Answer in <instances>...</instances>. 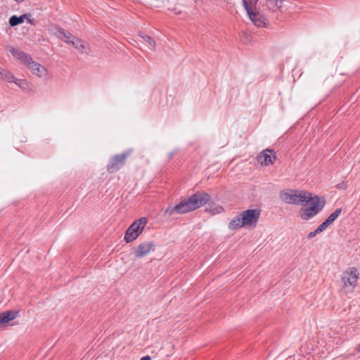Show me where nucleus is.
<instances>
[{
    "instance_id": "f257e3e1",
    "label": "nucleus",
    "mask_w": 360,
    "mask_h": 360,
    "mask_svg": "<svg viewBox=\"0 0 360 360\" xmlns=\"http://www.w3.org/2000/svg\"><path fill=\"white\" fill-rule=\"evenodd\" d=\"M211 200L209 193L205 191H198L188 198H185L175 206H169L164 212L165 217H171L173 214H182L195 210Z\"/></svg>"
},
{
    "instance_id": "f03ea898",
    "label": "nucleus",
    "mask_w": 360,
    "mask_h": 360,
    "mask_svg": "<svg viewBox=\"0 0 360 360\" xmlns=\"http://www.w3.org/2000/svg\"><path fill=\"white\" fill-rule=\"evenodd\" d=\"M307 200L306 202H309L310 205L300 210V217L304 221H308L315 217L323 209L326 205L324 198H320L316 195L313 196L309 192L308 196H307Z\"/></svg>"
},
{
    "instance_id": "7ed1b4c3",
    "label": "nucleus",
    "mask_w": 360,
    "mask_h": 360,
    "mask_svg": "<svg viewBox=\"0 0 360 360\" xmlns=\"http://www.w3.org/2000/svg\"><path fill=\"white\" fill-rule=\"evenodd\" d=\"M308 193L297 189H285L279 192V198L285 203L302 205L307 200Z\"/></svg>"
},
{
    "instance_id": "20e7f679",
    "label": "nucleus",
    "mask_w": 360,
    "mask_h": 360,
    "mask_svg": "<svg viewBox=\"0 0 360 360\" xmlns=\"http://www.w3.org/2000/svg\"><path fill=\"white\" fill-rule=\"evenodd\" d=\"M241 1L250 20L257 27H264L266 24V19L255 11L256 3L253 2L252 0Z\"/></svg>"
},
{
    "instance_id": "39448f33",
    "label": "nucleus",
    "mask_w": 360,
    "mask_h": 360,
    "mask_svg": "<svg viewBox=\"0 0 360 360\" xmlns=\"http://www.w3.org/2000/svg\"><path fill=\"white\" fill-rule=\"evenodd\" d=\"M146 224L147 219L145 217H141L134 221L125 233L124 240L126 243H129L136 239L142 232Z\"/></svg>"
},
{
    "instance_id": "423d86ee",
    "label": "nucleus",
    "mask_w": 360,
    "mask_h": 360,
    "mask_svg": "<svg viewBox=\"0 0 360 360\" xmlns=\"http://www.w3.org/2000/svg\"><path fill=\"white\" fill-rule=\"evenodd\" d=\"M359 278V271L356 267H349L343 271L341 276V281L342 283V288L346 290L349 287L352 288L357 285L358 280Z\"/></svg>"
},
{
    "instance_id": "0eeeda50",
    "label": "nucleus",
    "mask_w": 360,
    "mask_h": 360,
    "mask_svg": "<svg viewBox=\"0 0 360 360\" xmlns=\"http://www.w3.org/2000/svg\"><path fill=\"white\" fill-rule=\"evenodd\" d=\"M131 152V150H127L121 154L112 157L106 167L108 172L112 174L121 169L124 165L126 160L130 155Z\"/></svg>"
},
{
    "instance_id": "6e6552de",
    "label": "nucleus",
    "mask_w": 360,
    "mask_h": 360,
    "mask_svg": "<svg viewBox=\"0 0 360 360\" xmlns=\"http://www.w3.org/2000/svg\"><path fill=\"white\" fill-rule=\"evenodd\" d=\"M260 210L259 209H249L244 210L240 213V219L242 220V224L244 226H256L259 217Z\"/></svg>"
},
{
    "instance_id": "1a4fd4ad",
    "label": "nucleus",
    "mask_w": 360,
    "mask_h": 360,
    "mask_svg": "<svg viewBox=\"0 0 360 360\" xmlns=\"http://www.w3.org/2000/svg\"><path fill=\"white\" fill-rule=\"evenodd\" d=\"M154 248L155 244L153 242L145 241L141 243L134 250V255L137 258H142L147 255Z\"/></svg>"
},
{
    "instance_id": "9d476101",
    "label": "nucleus",
    "mask_w": 360,
    "mask_h": 360,
    "mask_svg": "<svg viewBox=\"0 0 360 360\" xmlns=\"http://www.w3.org/2000/svg\"><path fill=\"white\" fill-rule=\"evenodd\" d=\"M276 160L275 153L271 149H266L258 156V161L261 165H269L274 164Z\"/></svg>"
},
{
    "instance_id": "9b49d317",
    "label": "nucleus",
    "mask_w": 360,
    "mask_h": 360,
    "mask_svg": "<svg viewBox=\"0 0 360 360\" xmlns=\"http://www.w3.org/2000/svg\"><path fill=\"white\" fill-rule=\"evenodd\" d=\"M30 70L32 71V74L38 76V77H42L44 75L46 74V70L44 67L41 66L40 64L34 62L32 58L31 59V61H30L26 65Z\"/></svg>"
},
{
    "instance_id": "f8f14e48",
    "label": "nucleus",
    "mask_w": 360,
    "mask_h": 360,
    "mask_svg": "<svg viewBox=\"0 0 360 360\" xmlns=\"http://www.w3.org/2000/svg\"><path fill=\"white\" fill-rule=\"evenodd\" d=\"M10 51L14 57L18 60H21L25 65H27L30 61H31L32 58L22 51L11 48Z\"/></svg>"
},
{
    "instance_id": "ddd939ff",
    "label": "nucleus",
    "mask_w": 360,
    "mask_h": 360,
    "mask_svg": "<svg viewBox=\"0 0 360 360\" xmlns=\"http://www.w3.org/2000/svg\"><path fill=\"white\" fill-rule=\"evenodd\" d=\"M18 314V311L8 310L0 313V324L8 323L17 317Z\"/></svg>"
},
{
    "instance_id": "4468645a",
    "label": "nucleus",
    "mask_w": 360,
    "mask_h": 360,
    "mask_svg": "<svg viewBox=\"0 0 360 360\" xmlns=\"http://www.w3.org/2000/svg\"><path fill=\"white\" fill-rule=\"evenodd\" d=\"M32 17L31 13H25L20 16L13 15L9 19V24L11 27H15L24 22L26 18Z\"/></svg>"
},
{
    "instance_id": "2eb2a0df",
    "label": "nucleus",
    "mask_w": 360,
    "mask_h": 360,
    "mask_svg": "<svg viewBox=\"0 0 360 360\" xmlns=\"http://www.w3.org/2000/svg\"><path fill=\"white\" fill-rule=\"evenodd\" d=\"M240 217L239 214L229 223L228 227L230 230H236L242 226H245L244 224H242Z\"/></svg>"
},
{
    "instance_id": "dca6fc26",
    "label": "nucleus",
    "mask_w": 360,
    "mask_h": 360,
    "mask_svg": "<svg viewBox=\"0 0 360 360\" xmlns=\"http://www.w3.org/2000/svg\"><path fill=\"white\" fill-rule=\"evenodd\" d=\"M283 0H266V6L272 11L280 9L282 6Z\"/></svg>"
},
{
    "instance_id": "f3484780",
    "label": "nucleus",
    "mask_w": 360,
    "mask_h": 360,
    "mask_svg": "<svg viewBox=\"0 0 360 360\" xmlns=\"http://www.w3.org/2000/svg\"><path fill=\"white\" fill-rule=\"evenodd\" d=\"M58 37L64 40L66 43H70L71 39L74 37L70 32H66L64 29H60L57 32Z\"/></svg>"
},
{
    "instance_id": "a211bd4d",
    "label": "nucleus",
    "mask_w": 360,
    "mask_h": 360,
    "mask_svg": "<svg viewBox=\"0 0 360 360\" xmlns=\"http://www.w3.org/2000/svg\"><path fill=\"white\" fill-rule=\"evenodd\" d=\"M0 78L8 82H13L15 77L11 72L0 69Z\"/></svg>"
},
{
    "instance_id": "6ab92c4d",
    "label": "nucleus",
    "mask_w": 360,
    "mask_h": 360,
    "mask_svg": "<svg viewBox=\"0 0 360 360\" xmlns=\"http://www.w3.org/2000/svg\"><path fill=\"white\" fill-rule=\"evenodd\" d=\"M342 211V208H338L333 213H331L326 219V221L328 223V224H332L340 215Z\"/></svg>"
},
{
    "instance_id": "aec40b11",
    "label": "nucleus",
    "mask_w": 360,
    "mask_h": 360,
    "mask_svg": "<svg viewBox=\"0 0 360 360\" xmlns=\"http://www.w3.org/2000/svg\"><path fill=\"white\" fill-rule=\"evenodd\" d=\"M70 43L78 50L81 51H84V50L86 48V46L84 43L80 40L77 37H72V39H71Z\"/></svg>"
},
{
    "instance_id": "412c9836",
    "label": "nucleus",
    "mask_w": 360,
    "mask_h": 360,
    "mask_svg": "<svg viewBox=\"0 0 360 360\" xmlns=\"http://www.w3.org/2000/svg\"><path fill=\"white\" fill-rule=\"evenodd\" d=\"M142 39L143 40L148 43L149 45H150L152 47H155V41L148 35H146V34H140L139 35Z\"/></svg>"
},
{
    "instance_id": "4be33fe9",
    "label": "nucleus",
    "mask_w": 360,
    "mask_h": 360,
    "mask_svg": "<svg viewBox=\"0 0 360 360\" xmlns=\"http://www.w3.org/2000/svg\"><path fill=\"white\" fill-rule=\"evenodd\" d=\"M224 211V209L221 206H217L214 208L210 207L209 212L212 214H219Z\"/></svg>"
},
{
    "instance_id": "5701e85b",
    "label": "nucleus",
    "mask_w": 360,
    "mask_h": 360,
    "mask_svg": "<svg viewBox=\"0 0 360 360\" xmlns=\"http://www.w3.org/2000/svg\"><path fill=\"white\" fill-rule=\"evenodd\" d=\"M330 225L328 224V223L326 221V220L322 222L317 228L316 230L319 231V233H321L325 229H326Z\"/></svg>"
},
{
    "instance_id": "b1692460",
    "label": "nucleus",
    "mask_w": 360,
    "mask_h": 360,
    "mask_svg": "<svg viewBox=\"0 0 360 360\" xmlns=\"http://www.w3.org/2000/svg\"><path fill=\"white\" fill-rule=\"evenodd\" d=\"M317 234H319V231L316 229L314 231H312V232H310L308 235H307V238L308 239H311L314 237H315Z\"/></svg>"
},
{
    "instance_id": "393cba45",
    "label": "nucleus",
    "mask_w": 360,
    "mask_h": 360,
    "mask_svg": "<svg viewBox=\"0 0 360 360\" xmlns=\"http://www.w3.org/2000/svg\"><path fill=\"white\" fill-rule=\"evenodd\" d=\"M25 81L22 80V79H18L16 78H15L14 81L13 82H14L15 84H16L18 86H22V83H23Z\"/></svg>"
},
{
    "instance_id": "a878e982",
    "label": "nucleus",
    "mask_w": 360,
    "mask_h": 360,
    "mask_svg": "<svg viewBox=\"0 0 360 360\" xmlns=\"http://www.w3.org/2000/svg\"><path fill=\"white\" fill-rule=\"evenodd\" d=\"M26 20H27V22H29L30 24L35 25V20L34 18H32L30 17L29 18H26Z\"/></svg>"
},
{
    "instance_id": "bb28decb",
    "label": "nucleus",
    "mask_w": 360,
    "mask_h": 360,
    "mask_svg": "<svg viewBox=\"0 0 360 360\" xmlns=\"http://www.w3.org/2000/svg\"><path fill=\"white\" fill-rule=\"evenodd\" d=\"M140 360H151V358L150 356L147 355L141 358Z\"/></svg>"
},
{
    "instance_id": "cd10ccee",
    "label": "nucleus",
    "mask_w": 360,
    "mask_h": 360,
    "mask_svg": "<svg viewBox=\"0 0 360 360\" xmlns=\"http://www.w3.org/2000/svg\"><path fill=\"white\" fill-rule=\"evenodd\" d=\"M225 1H226L228 4L231 3V0H224Z\"/></svg>"
},
{
    "instance_id": "c85d7f7f",
    "label": "nucleus",
    "mask_w": 360,
    "mask_h": 360,
    "mask_svg": "<svg viewBox=\"0 0 360 360\" xmlns=\"http://www.w3.org/2000/svg\"><path fill=\"white\" fill-rule=\"evenodd\" d=\"M358 351L360 352V345L358 347Z\"/></svg>"
},
{
    "instance_id": "c756f323",
    "label": "nucleus",
    "mask_w": 360,
    "mask_h": 360,
    "mask_svg": "<svg viewBox=\"0 0 360 360\" xmlns=\"http://www.w3.org/2000/svg\"><path fill=\"white\" fill-rule=\"evenodd\" d=\"M15 1H18L19 0H15Z\"/></svg>"
}]
</instances>
